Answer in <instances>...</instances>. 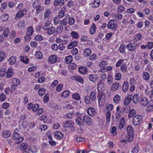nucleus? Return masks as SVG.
I'll use <instances>...</instances> for the list:
<instances>
[{"label":"nucleus","mask_w":153,"mask_h":153,"mask_svg":"<svg viewBox=\"0 0 153 153\" xmlns=\"http://www.w3.org/2000/svg\"><path fill=\"white\" fill-rule=\"evenodd\" d=\"M99 105L102 106L103 105L105 102V96L103 92H99L97 95Z\"/></svg>","instance_id":"1"},{"label":"nucleus","mask_w":153,"mask_h":153,"mask_svg":"<svg viewBox=\"0 0 153 153\" xmlns=\"http://www.w3.org/2000/svg\"><path fill=\"white\" fill-rule=\"evenodd\" d=\"M142 120V116L140 115H137L135 116L132 120L133 124L135 126H137L141 123Z\"/></svg>","instance_id":"2"},{"label":"nucleus","mask_w":153,"mask_h":153,"mask_svg":"<svg viewBox=\"0 0 153 153\" xmlns=\"http://www.w3.org/2000/svg\"><path fill=\"white\" fill-rule=\"evenodd\" d=\"M117 26V23L113 20H110L107 24V27L109 29L114 30H116Z\"/></svg>","instance_id":"3"},{"label":"nucleus","mask_w":153,"mask_h":153,"mask_svg":"<svg viewBox=\"0 0 153 153\" xmlns=\"http://www.w3.org/2000/svg\"><path fill=\"white\" fill-rule=\"evenodd\" d=\"M74 123V122L71 120H67L65 121L64 126L65 127L70 128L71 131H73L75 130Z\"/></svg>","instance_id":"4"},{"label":"nucleus","mask_w":153,"mask_h":153,"mask_svg":"<svg viewBox=\"0 0 153 153\" xmlns=\"http://www.w3.org/2000/svg\"><path fill=\"white\" fill-rule=\"evenodd\" d=\"M19 130L17 128H16L14 130V133L12 135V138L14 140H17L18 141H16V144H18L19 143V134L18 133Z\"/></svg>","instance_id":"5"},{"label":"nucleus","mask_w":153,"mask_h":153,"mask_svg":"<svg viewBox=\"0 0 153 153\" xmlns=\"http://www.w3.org/2000/svg\"><path fill=\"white\" fill-rule=\"evenodd\" d=\"M39 108V105L36 103L33 104L32 103H30L27 105V108L29 110H32L33 111H36Z\"/></svg>","instance_id":"6"},{"label":"nucleus","mask_w":153,"mask_h":153,"mask_svg":"<svg viewBox=\"0 0 153 153\" xmlns=\"http://www.w3.org/2000/svg\"><path fill=\"white\" fill-rule=\"evenodd\" d=\"M101 81V79H100L99 82ZM97 90L98 92H103V91L105 89V84L104 83L102 82H99L97 84Z\"/></svg>","instance_id":"7"},{"label":"nucleus","mask_w":153,"mask_h":153,"mask_svg":"<svg viewBox=\"0 0 153 153\" xmlns=\"http://www.w3.org/2000/svg\"><path fill=\"white\" fill-rule=\"evenodd\" d=\"M71 79L73 80L74 79L76 81L81 84H83L84 83L83 78L80 76L78 75L74 76L71 77Z\"/></svg>","instance_id":"8"},{"label":"nucleus","mask_w":153,"mask_h":153,"mask_svg":"<svg viewBox=\"0 0 153 153\" xmlns=\"http://www.w3.org/2000/svg\"><path fill=\"white\" fill-rule=\"evenodd\" d=\"M57 57L55 55H52L48 58V62L52 64L55 63L57 60Z\"/></svg>","instance_id":"9"},{"label":"nucleus","mask_w":153,"mask_h":153,"mask_svg":"<svg viewBox=\"0 0 153 153\" xmlns=\"http://www.w3.org/2000/svg\"><path fill=\"white\" fill-rule=\"evenodd\" d=\"M100 4V0H94L91 2L90 7L91 8L97 7Z\"/></svg>","instance_id":"10"},{"label":"nucleus","mask_w":153,"mask_h":153,"mask_svg":"<svg viewBox=\"0 0 153 153\" xmlns=\"http://www.w3.org/2000/svg\"><path fill=\"white\" fill-rule=\"evenodd\" d=\"M83 121L87 123L89 126H91L92 124L91 119L88 115H85L83 117Z\"/></svg>","instance_id":"11"},{"label":"nucleus","mask_w":153,"mask_h":153,"mask_svg":"<svg viewBox=\"0 0 153 153\" xmlns=\"http://www.w3.org/2000/svg\"><path fill=\"white\" fill-rule=\"evenodd\" d=\"M14 75V72L13 69L11 67H9L6 72V77L8 78L12 77Z\"/></svg>","instance_id":"12"},{"label":"nucleus","mask_w":153,"mask_h":153,"mask_svg":"<svg viewBox=\"0 0 153 153\" xmlns=\"http://www.w3.org/2000/svg\"><path fill=\"white\" fill-rule=\"evenodd\" d=\"M27 143H22L21 145L20 152L24 153V151L25 153L28 152L29 151V149L27 148Z\"/></svg>","instance_id":"13"},{"label":"nucleus","mask_w":153,"mask_h":153,"mask_svg":"<svg viewBox=\"0 0 153 153\" xmlns=\"http://www.w3.org/2000/svg\"><path fill=\"white\" fill-rule=\"evenodd\" d=\"M89 78L91 82H95L98 80L99 76L96 74H92L89 76Z\"/></svg>","instance_id":"14"},{"label":"nucleus","mask_w":153,"mask_h":153,"mask_svg":"<svg viewBox=\"0 0 153 153\" xmlns=\"http://www.w3.org/2000/svg\"><path fill=\"white\" fill-rule=\"evenodd\" d=\"M146 111L148 112L153 111V100H152L149 101V105L146 107Z\"/></svg>","instance_id":"15"},{"label":"nucleus","mask_w":153,"mask_h":153,"mask_svg":"<svg viewBox=\"0 0 153 153\" xmlns=\"http://www.w3.org/2000/svg\"><path fill=\"white\" fill-rule=\"evenodd\" d=\"M15 87L14 86H12L10 88H6L4 92L5 94L7 95H9L10 94H12L14 91H15Z\"/></svg>","instance_id":"16"},{"label":"nucleus","mask_w":153,"mask_h":153,"mask_svg":"<svg viewBox=\"0 0 153 153\" xmlns=\"http://www.w3.org/2000/svg\"><path fill=\"white\" fill-rule=\"evenodd\" d=\"M55 138L57 139H61L63 137V134L59 131H56L54 133Z\"/></svg>","instance_id":"17"},{"label":"nucleus","mask_w":153,"mask_h":153,"mask_svg":"<svg viewBox=\"0 0 153 153\" xmlns=\"http://www.w3.org/2000/svg\"><path fill=\"white\" fill-rule=\"evenodd\" d=\"M88 114L91 116H94L96 113V110L92 108H89L88 109Z\"/></svg>","instance_id":"18"},{"label":"nucleus","mask_w":153,"mask_h":153,"mask_svg":"<svg viewBox=\"0 0 153 153\" xmlns=\"http://www.w3.org/2000/svg\"><path fill=\"white\" fill-rule=\"evenodd\" d=\"M149 101L148 99L146 97L142 98L140 100V103L142 105L145 106L148 104Z\"/></svg>","instance_id":"19"},{"label":"nucleus","mask_w":153,"mask_h":153,"mask_svg":"<svg viewBox=\"0 0 153 153\" xmlns=\"http://www.w3.org/2000/svg\"><path fill=\"white\" fill-rule=\"evenodd\" d=\"M119 86V83L116 82L114 83L111 87V90L112 91H115L117 90Z\"/></svg>","instance_id":"20"},{"label":"nucleus","mask_w":153,"mask_h":153,"mask_svg":"<svg viewBox=\"0 0 153 153\" xmlns=\"http://www.w3.org/2000/svg\"><path fill=\"white\" fill-rule=\"evenodd\" d=\"M127 48L128 50L131 51H134L136 50L135 45L132 43H130L127 46Z\"/></svg>","instance_id":"21"},{"label":"nucleus","mask_w":153,"mask_h":153,"mask_svg":"<svg viewBox=\"0 0 153 153\" xmlns=\"http://www.w3.org/2000/svg\"><path fill=\"white\" fill-rule=\"evenodd\" d=\"M121 97L120 96L117 94H116L114 98L113 101L116 104H118L120 102Z\"/></svg>","instance_id":"22"},{"label":"nucleus","mask_w":153,"mask_h":153,"mask_svg":"<svg viewBox=\"0 0 153 153\" xmlns=\"http://www.w3.org/2000/svg\"><path fill=\"white\" fill-rule=\"evenodd\" d=\"M70 91L68 90L64 91L61 94V97L63 98H65L68 97L70 95Z\"/></svg>","instance_id":"23"},{"label":"nucleus","mask_w":153,"mask_h":153,"mask_svg":"<svg viewBox=\"0 0 153 153\" xmlns=\"http://www.w3.org/2000/svg\"><path fill=\"white\" fill-rule=\"evenodd\" d=\"M20 60L23 63L25 64H27L29 62V59L26 56H21L20 57Z\"/></svg>","instance_id":"24"},{"label":"nucleus","mask_w":153,"mask_h":153,"mask_svg":"<svg viewBox=\"0 0 153 153\" xmlns=\"http://www.w3.org/2000/svg\"><path fill=\"white\" fill-rule=\"evenodd\" d=\"M131 99V96L130 95L128 96L125 100L124 102V105H128L130 103Z\"/></svg>","instance_id":"25"},{"label":"nucleus","mask_w":153,"mask_h":153,"mask_svg":"<svg viewBox=\"0 0 153 153\" xmlns=\"http://www.w3.org/2000/svg\"><path fill=\"white\" fill-rule=\"evenodd\" d=\"M107 83L109 85H111L113 82V76L111 74H108V75L107 78Z\"/></svg>","instance_id":"26"},{"label":"nucleus","mask_w":153,"mask_h":153,"mask_svg":"<svg viewBox=\"0 0 153 153\" xmlns=\"http://www.w3.org/2000/svg\"><path fill=\"white\" fill-rule=\"evenodd\" d=\"M129 85L127 82H125L123 84L122 89L123 91L126 92L127 91L128 89Z\"/></svg>","instance_id":"27"},{"label":"nucleus","mask_w":153,"mask_h":153,"mask_svg":"<svg viewBox=\"0 0 153 153\" xmlns=\"http://www.w3.org/2000/svg\"><path fill=\"white\" fill-rule=\"evenodd\" d=\"M56 29L53 27H51L50 28H48L47 30V33L49 35H51L53 34L55 31Z\"/></svg>","instance_id":"28"},{"label":"nucleus","mask_w":153,"mask_h":153,"mask_svg":"<svg viewBox=\"0 0 153 153\" xmlns=\"http://www.w3.org/2000/svg\"><path fill=\"white\" fill-rule=\"evenodd\" d=\"M78 70L81 73L84 74L87 71V69L86 67L81 66L79 68Z\"/></svg>","instance_id":"29"},{"label":"nucleus","mask_w":153,"mask_h":153,"mask_svg":"<svg viewBox=\"0 0 153 153\" xmlns=\"http://www.w3.org/2000/svg\"><path fill=\"white\" fill-rule=\"evenodd\" d=\"M143 77L144 79L146 80H148L150 78V76L149 74L146 72H144L143 73Z\"/></svg>","instance_id":"30"},{"label":"nucleus","mask_w":153,"mask_h":153,"mask_svg":"<svg viewBox=\"0 0 153 153\" xmlns=\"http://www.w3.org/2000/svg\"><path fill=\"white\" fill-rule=\"evenodd\" d=\"M64 3V0H55L54 2V4L55 6L60 5L62 6Z\"/></svg>","instance_id":"31"},{"label":"nucleus","mask_w":153,"mask_h":153,"mask_svg":"<svg viewBox=\"0 0 153 153\" xmlns=\"http://www.w3.org/2000/svg\"><path fill=\"white\" fill-rule=\"evenodd\" d=\"M33 32V28L32 27H29L27 28L26 34L31 36Z\"/></svg>","instance_id":"32"},{"label":"nucleus","mask_w":153,"mask_h":153,"mask_svg":"<svg viewBox=\"0 0 153 153\" xmlns=\"http://www.w3.org/2000/svg\"><path fill=\"white\" fill-rule=\"evenodd\" d=\"M16 60V57L14 56H11L8 59V62L10 65H13Z\"/></svg>","instance_id":"33"},{"label":"nucleus","mask_w":153,"mask_h":153,"mask_svg":"<svg viewBox=\"0 0 153 153\" xmlns=\"http://www.w3.org/2000/svg\"><path fill=\"white\" fill-rule=\"evenodd\" d=\"M90 99L91 100L95 101L96 100V94L95 92H92L90 95Z\"/></svg>","instance_id":"34"},{"label":"nucleus","mask_w":153,"mask_h":153,"mask_svg":"<svg viewBox=\"0 0 153 153\" xmlns=\"http://www.w3.org/2000/svg\"><path fill=\"white\" fill-rule=\"evenodd\" d=\"M2 136L5 138L9 137L11 135L10 131L7 130L4 131L2 132Z\"/></svg>","instance_id":"35"},{"label":"nucleus","mask_w":153,"mask_h":153,"mask_svg":"<svg viewBox=\"0 0 153 153\" xmlns=\"http://www.w3.org/2000/svg\"><path fill=\"white\" fill-rule=\"evenodd\" d=\"M28 123V122H24L22 123V125L25 127H30V128H33L34 125V123L33 122H31L30 123V124L27 125H25V124Z\"/></svg>","instance_id":"36"},{"label":"nucleus","mask_w":153,"mask_h":153,"mask_svg":"<svg viewBox=\"0 0 153 153\" xmlns=\"http://www.w3.org/2000/svg\"><path fill=\"white\" fill-rule=\"evenodd\" d=\"M66 9L65 7H63L61 9L59 13L58 16L59 17L62 18L64 15L65 13V12Z\"/></svg>","instance_id":"37"},{"label":"nucleus","mask_w":153,"mask_h":153,"mask_svg":"<svg viewBox=\"0 0 153 153\" xmlns=\"http://www.w3.org/2000/svg\"><path fill=\"white\" fill-rule=\"evenodd\" d=\"M133 134L131 133L130 134H128L126 137V140L128 142L132 141L133 140Z\"/></svg>","instance_id":"38"},{"label":"nucleus","mask_w":153,"mask_h":153,"mask_svg":"<svg viewBox=\"0 0 153 153\" xmlns=\"http://www.w3.org/2000/svg\"><path fill=\"white\" fill-rule=\"evenodd\" d=\"M51 12L50 9H47L45 11L44 14V18L45 19H46L50 16Z\"/></svg>","instance_id":"39"},{"label":"nucleus","mask_w":153,"mask_h":153,"mask_svg":"<svg viewBox=\"0 0 153 153\" xmlns=\"http://www.w3.org/2000/svg\"><path fill=\"white\" fill-rule=\"evenodd\" d=\"M9 17L8 14L7 13L4 14L1 16L2 21L4 22L8 20Z\"/></svg>","instance_id":"40"},{"label":"nucleus","mask_w":153,"mask_h":153,"mask_svg":"<svg viewBox=\"0 0 153 153\" xmlns=\"http://www.w3.org/2000/svg\"><path fill=\"white\" fill-rule=\"evenodd\" d=\"M125 119L122 117L120 119L119 125V128L120 129H122L123 127L125 124Z\"/></svg>","instance_id":"41"},{"label":"nucleus","mask_w":153,"mask_h":153,"mask_svg":"<svg viewBox=\"0 0 153 153\" xmlns=\"http://www.w3.org/2000/svg\"><path fill=\"white\" fill-rule=\"evenodd\" d=\"M78 42L76 41H74L69 44L68 46V49H71L72 48L77 45Z\"/></svg>","instance_id":"42"},{"label":"nucleus","mask_w":153,"mask_h":153,"mask_svg":"<svg viewBox=\"0 0 153 153\" xmlns=\"http://www.w3.org/2000/svg\"><path fill=\"white\" fill-rule=\"evenodd\" d=\"M36 58L38 59H42L43 57V55L42 53L40 51H38L36 52L35 55Z\"/></svg>","instance_id":"43"},{"label":"nucleus","mask_w":153,"mask_h":153,"mask_svg":"<svg viewBox=\"0 0 153 153\" xmlns=\"http://www.w3.org/2000/svg\"><path fill=\"white\" fill-rule=\"evenodd\" d=\"M91 50L89 48H87L84 51V55L86 57L89 56L91 53Z\"/></svg>","instance_id":"44"},{"label":"nucleus","mask_w":153,"mask_h":153,"mask_svg":"<svg viewBox=\"0 0 153 153\" xmlns=\"http://www.w3.org/2000/svg\"><path fill=\"white\" fill-rule=\"evenodd\" d=\"M45 89L44 88H40L38 90V94L40 96H42L45 93Z\"/></svg>","instance_id":"45"},{"label":"nucleus","mask_w":153,"mask_h":153,"mask_svg":"<svg viewBox=\"0 0 153 153\" xmlns=\"http://www.w3.org/2000/svg\"><path fill=\"white\" fill-rule=\"evenodd\" d=\"M112 17L113 18H115L116 20H119L122 19L123 17V15L120 14H114L113 15Z\"/></svg>","instance_id":"46"},{"label":"nucleus","mask_w":153,"mask_h":153,"mask_svg":"<svg viewBox=\"0 0 153 153\" xmlns=\"http://www.w3.org/2000/svg\"><path fill=\"white\" fill-rule=\"evenodd\" d=\"M72 57L71 56H68L65 58V61L66 63L68 64L72 61Z\"/></svg>","instance_id":"47"},{"label":"nucleus","mask_w":153,"mask_h":153,"mask_svg":"<svg viewBox=\"0 0 153 153\" xmlns=\"http://www.w3.org/2000/svg\"><path fill=\"white\" fill-rule=\"evenodd\" d=\"M63 30V27L62 26H58L56 29V32L58 34H60Z\"/></svg>","instance_id":"48"},{"label":"nucleus","mask_w":153,"mask_h":153,"mask_svg":"<svg viewBox=\"0 0 153 153\" xmlns=\"http://www.w3.org/2000/svg\"><path fill=\"white\" fill-rule=\"evenodd\" d=\"M72 96L73 98L76 100H79L80 99V96L78 93H74Z\"/></svg>","instance_id":"49"},{"label":"nucleus","mask_w":153,"mask_h":153,"mask_svg":"<svg viewBox=\"0 0 153 153\" xmlns=\"http://www.w3.org/2000/svg\"><path fill=\"white\" fill-rule=\"evenodd\" d=\"M6 70L4 68H2L0 70V76L4 77L6 73Z\"/></svg>","instance_id":"50"},{"label":"nucleus","mask_w":153,"mask_h":153,"mask_svg":"<svg viewBox=\"0 0 153 153\" xmlns=\"http://www.w3.org/2000/svg\"><path fill=\"white\" fill-rule=\"evenodd\" d=\"M51 22L49 21H46L45 25L43 27V30H47L48 28V26L50 25Z\"/></svg>","instance_id":"51"},{"label":"nucleus","mask_w":153,"mask_h":153,"mask_svg":"<svg viewBox=\"0 0 153 153\" xmlns=\"http://www.w3.org/2000/svg\"><path fill=\"white\" fill-rule=\"evenodd\" d=\"M139 100V96L137 94H134L133 96V101L134 103H137Z\"/></svg>","instance_id":"52"},{"label":"nucleus","mask_w":153,"mask_h":153,"mask_svg":"<svg viewBox=\"0 0 153 153\" xmlns=\"http://www.w3.org/2000/svg\"><path fill=\"white\" fill-rule=\"evenodd\" d=\"M13 86L15 87V86H17L19 84V80L17 78H14L13 79Z\"/></svg>","instance_id":"53"},{"label":"nucleus","mask_w":153,"mask_h":153,"mask_svg":"<svg viewBox=\"0 0 153 153\" xmlns=\"http://www.w3.org/2000/svg\"><path fill=\"white\" fill-rule=\"evenodd\" d=\"M108 64V62L106 61H102L100 62L99 65L100 67H105Z\"/></svg>","instance_id":"54"},{"label":"nucleus","mask_w":153,"mask_h":153,"mask_svg":"<svg viewBox=\"0 0 153 153\" xmlns=\"http://www.w3.org/2000/svg\"><path fill=\"white\" fill-rule=\"evenodd\" d=\"M98 75L101 79L102 80H105L106 78V74L105 73H99L98 74Z\"/></svg>","instance_id":"55"},{"label":"nucleus","mask_w":153,"mask_h":153,"mask_svg":"<svg viewBox=\"0 0 153 153\" xmlns=\"http://www.w3.org/2000/svg\"><path fill=\"white\" fill-rule=\"evenodd\" d=\"M71 35L72 37L74 39H77L78 37V34L75 31H72L71 32Z\"/></svg>","instance_id":"56"},{"label":"nucleus","mask_w":153,"mask_h":153,"mask_svg":"<svg viewBox=\"0 0 153 153\" xmlns=\"http://www.w3.org/2000/svg\"><path fill=\"white\" fill-rule=\"evenodd\" d=\"M84 102L86 104H89L91 103V100L90 98H89L88 95L86 96L84 98Z\"/></svg>","instance_id":"57"},{"label":"nucleus","mask_w":153,"mask_h":153,"mask_svg":"<svg viewBox=\"0 0 153 153\" xmlns=\"http://www.w3.org/2000/svg\"><path fill=\"white\" fill-rule=\"evenodd\" d=\"M76 123L79 126H81L82 125L83 121L82 119L78 117L76 119Z\"/></svg>","instance_id":"58"},{"label":"nucleus","mask_w":153,"mask_h":153,"mask_svg":"<svg viewBox=\"0 0 153 153\" xmlns=\"http://www.w3.org/2000/svg\"><path fill=\"white\" fill-rule=\"evenodd\" d=\"M127 131L128 134L133 133V129L132 126H128L127 128Z\"/></svg>","instance_id":"59"},{"label":"nucleus","mask_w":153,"mask_h":153,"mask_svg":"<svg viewBox=\"0 0 153 153\" xmlns=\"http://www.w3.org/2000/svg\"><path fill=\"white\" fill-rule=\"evenodd\" d=\"M95 27V24H93L90 29V33L91 34H93L95 33L96 31Z\"/></svg>","instance_id":"60"},{"label":"nucleus","mask_w":153,"mask_h":153,"mask_svg":"<svg viewBox=\"0 0 153 153\" xmlns=\"http://www.w3.org/2000/svg\"><path fill=\"white\" fill-rule=\"evenodd\" d=\"M126 46L125 45L122 44L120 45L119 50L120 53H123L125 52Z\"/></svg>","instance_id":"61"},{"label":"nucleus","mask_w":153,"mask_h":153,"mask_svg":"<svg viewBox=\"0 0 153 153\" xmlns=\"http://www.w3.org/2000/svg\"><path fill=\"white\" fill-rule=\"evenodd\" d=\"M43 39V36L40 35L36 36L34 38V39L37 41H41Z\"/></svg>","instance_id":"62"},{"label":"nucleus","mask_w":153,"mask_h":153,"mask_svg":"<svg viewBox=\"0 0 153 153\" xmlns=\"http://www.w3.org/2000/svg\"><path fill=\"white\" fill-rule=\"evenodd\" d=\"M139 146L137 145L133 148L131 152L132 153H137L139 152Z\"/></svg>","instance_id":"63"},{"label":"nucleus","mask_w":153,"mask_h":153,"mask_svg":"<svg viewBox=\"0 0 153 153\" xmlns=\"http://www.w3.org/2000/svg\"><path fill=\"white\" fill-rule=\"evenodd\" d=\"M136 114L135 110L134 109L131 110L129 112L128 116L130 117H132Z\"/></svg>","instance_id":"64"}]
</instances>
